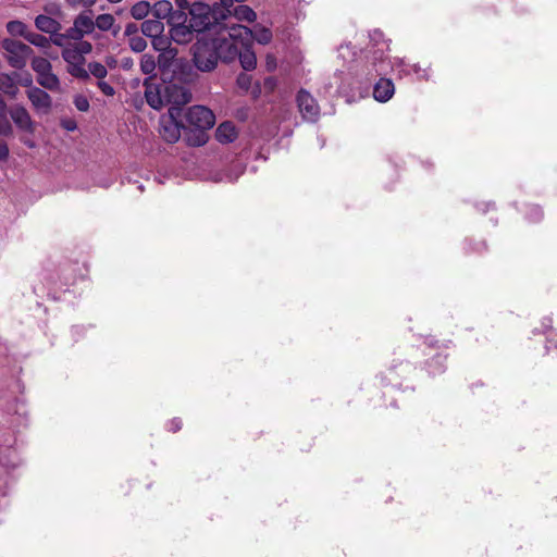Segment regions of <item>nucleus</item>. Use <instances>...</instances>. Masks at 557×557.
Returning a JSON list of instances; mask_svg holds the SVG:
<instances>
[{
	"mask_svg": "<svg viewBox=\"0 0 557 557\" xmlns=\"http://www.w3.org/2000/svg\"><path fill=\"white\" fill-rule=\"evenodd\" d=\"M236 0H220L219 3H215L213 5L214 10H216L218 17L221 18V21L226 20L228 16L232 15L234 2Z\"/></svg>",
	"mask_w": 557,
	"mask_h": 557,
	"instance_id": "32",
	"label": "nucleus"
},
{
	"mask_svg": "<svg viewBox=\"0 0 557 557\" xmlns=\"http://www.w3.org/2000/svg\"><path fill=\"white\" fill-rule=\"evenodd\" d=\"M30 65L36 75H40L52 70L51 63L42 57H34Z\"/></svg>",
	"mask_w": 557,
	"mask_h": 557,
	"instance_id": "35",
	"label": "nucleus"
},
{
	"mask_svg": "<svg viewBox=\"0 0 557 557\" xmlns=\"http://www.w3.org/2000/svg\"><path fill=\"white\" fill-rule=\"evenodd\" d=\"M189 23L196 33H203L212 26L220 25L221 18L218 17L216 10L205 2H194L189 8Z\"/></svg>",
	"mask_w": 557,
	"mask_h": 557,
	"instance_id": "4",
	"label": "nucleus"
},
{
	"mask_svg": "<svg viewBox=\"0 0 557 557\" xmlns=\"http://www.w3.org/2000/svg\"><path fill=\"white\" fill-rule=\"evenodd\" d=\"M16 76V72L12 74L0 73V90L12 99H14L18 94V87L14 82V77Z\"/></svg>",
	"mask_w": 557,
	"mask_h": 557,
	"instance_id": "21",
	"label": "nucleus"
},
{
	"mask_svg": "<svg viewBox=\"0 0 557 557\" xmlns=\"http://www.w3.org/2000/svg\"><path fill=\"white\" fill-rule=\"evenodd\" d=\"M232 36L240 37V39H253L260 45H268L272 41L273 34L272 30L265 26L257 24L253 28H249L244 25H237L231 27Z\"/></svg>",
	"mask_w": 557,
	"mask_h": 557,
	"instance_id": "7",
	"label": "nucleus"
},
{
	"mask_svg": "<svg viewBox=\"0 0 557 557\" xmlns=\"http://www.w3.org/2000/svg\"><path fill=\"white\" fill-rule=\"evenodd\" d=\"M389 50L388 45L383 42L381 47H376L369 51L367 61L362 67V74L366 75V79L371 82L377 76L386 74L391 69V62L388 60L387 51Z\"/></svg>",
	"mask_w": 557,
	"mask_h": 557,
	"instance_id": "3",
	"label": "nucleus"
},
{
	"mask_svg": "<svg viewBox=\"0 0 557 557\" xmlns=\"http://www.w3.org/2000/svg\"><path fill=\"white\" fill-rule=\"evenodd\" d=\"M69 73L78 78V79H82V81H87L89 79V73L88 71L83 66V63H75V64H72V65H69V69H67Z\"/></svg>",
	"mask_w": 557,
	"mask_h": 557,
	"instance_id": "37",
	"label": "nucleus"
},
{
	"mask_svg": "<svg viewBox=\"0 0 557 557\" xmlns=\"http://www.w3.org/2000/svg\"><path fill=\"white\" fill-rule=\"evenodd\" d=\"M74 47L77 49V51H79V54L82 57H84V54L90 53L92 50V45L89 41L82 40V39Z\"/></svg>",
	"mask_w": 557,
	"mask_h": 557,
	"instance_id": "42",
	"label": "nucleus"
},
{
	"mask_svg": "<svg viewBox=\"0 0 557 557\" xmlns=\"http://www.w3.org/2000/svg\"><path fill=\"white\" fill-rule=\"evenodd\" d=\"M532 211L534 212V215L536 216V219L540 220L543 218V211L540 207H537V206L532 207Z\"/></svg>",
	"mask_w": 557,
	"mask_h": 557,
	"instance_id": "57",
	"label": "nucleus"
},
{
	"mask_svg": "<svg viewBox=\"0 0 557 557\" xmlns=\"http://www.w3.org/2000/svg\"><path fill=\"white\" fill-rule=\"evenodd\" d=\"M182 128H185L183 115L175 120L169 116L168 120L162 121L160 135L166 143L174 144L181 138Z\"/></svg>",
	"mask_w": 557,
	"mask_h": 557,
	"instance_id": "12",
	"label": "nucleus"
},
{
	"mask_svg": "<svg viewBox=\"0 0 557 557\" xmlns=\"http://www.w3.org/2000/svg\"><path fill=\"white\" fill-rule=\"evenodd\" d=\"M115 18L112 14L103 13L96 17L95 27H98L102 32L110 30L114 27Z\"/></svg>",
	"mask_w": 557,
	"mask_h": 557,
	"instance_id": "33",
	"label": "nucleus"
},
{
	"mask_svg": "<svg viewBox=\"0 0 557 557\" xmlns=\"http://www.w3.org/2000/svg\"><path fill=\"white\" fill-rule=\"evenodd\" d=\"M97 85L106 96H113L115 94L113 86L102 79H99Z\"/></svg>",
	"mask_w": 557,
	"mask_h": 557,
	"instance_id": "44",
	"label": "nucleus"
},
{
	"mask_svg": "<svg viewBox=\"0 0 557 557\" xmlns=\"http://www.w3.org/2000/svg\"><path fill=\"white\" fill-rule=\"evenodd\" d=\"M163 86L156 82V76H148L144 81L145 98L147 103L154 110H160L164 107Z\"/></svg>",
	"mask_w": 557,
	"mask_h": 557,
	"instance_id": "10",
	"label": "nucleus"
},
{
	"mask_svg": "<svg viewBox=\"0 0 557 557\" xmlns=\"http://www.w3.org/2000/svg\"><path fill=\"white\" fill-rule=\"evenodd\" d=\"M175 3L176 5L182 9V10H185V9H189V3L187 0H175Z\"/></svg>",
	"mask_w": 557,
	"mask_h": 557,
	"instance_id": "56",
	"label": "nucleus"
},
{
	"mask_svg": "<svg viewBox=\"0 0 557 557\" xmlns=\"http://www.w3.org/2000/svg\"><path fill=\"white\" fill-rule=\"evenodd\" d=\"M232 15L238 21H246L249 23L255 22L257 14L256 12L248 5L239 4L235 7L232 11Z\"/></svg>",
	"mask_w": 557,
	"mask_h": 557,
	"instance_id": "28",
	"label": "nucleus"
},
{
	"mask_svg": "<svg viewBox=\"0 0 557 557\" xmlns=\"http://www.w3.org/2000/svg\"><path fill=\"white\" fill-rule=\"evenodd\" d=\"M87 71L98 79H103L108 75L107 67L99 62H90Z\"/></svg>",
	"mask_w": 557,
	"mask_h": 557,
	"instance_id": "38",
	"label": "nucleus"
},
{
	"mask_svg": "<svg viewBox=\"0 0 557 557\" xmlns=\"http://www.w3.org/2000/svg\"><path fill=\"white\" fill-rule=\"evenodd\" d=\"M297 107L302 117L315 122L320 116V107L312 95L306 89H300L296 97Z\"/></svg>",
	"mask_w": 557,
	"mask_h": 557,
	"instance_id": "9",
	"label": "nucleus"
},
{
	"mask_svg": "<svg viewBox=\"0 0 557 557\" xmlns=\"http://www.w3.org/2000/svg\"><path fill=\"white\" fill-rule=\"evenodd\" d=\"M9 114L14 124L23 132L33 134L35 132V124L28 111L21 104L13 106L9 110Z\"/></svg>",
	"mask_w": 557,
	"mask_h": 557,
	"instance_id": "13",
	"label": "nucleus"
},
{
	"mask_svg": "<svg viewBox=\"0 0 557 557\" xmlns=\"http://www.w3.org/2000/svg\"><path fill=\"white\" fill-rule=\"evenodd\" d=\"M400 366H403V362L398 361L396 363H393L391 367H388L386 369V371L381 372L377 375V379L380 380V384L382 386H389V385L400 386L401 385L400 380H401L403 375H400L399 373L396 372L397 368Z\"/></svg>",
	"mask_w": 557,
	"mask_h": 557,
	"instance_id": "18",
	"label": "nucleus"
},
{
	"mask_svg": "<svg viewBox=\"0 0 557 557\" xmlns=\"http://www.w3.org/2000/svg\"><path fill=\"white\" fill-rule=\"evenodd\" d=\"M108 1H109V2H111V3H119V2H121L122 0H108Z\"/></svg>",
	"mask_w": 557,
	"mask_h": 557,
	"instance_id": "61",
	"label": "nucleus"
},
{
	"mask_svg": "<svg viewBox=\"0 0 557 557\" xmlns=\"http://www.w3.org/2000/svg\"><path fill=\"white\" fill-rule=\"evenodd\" d=\"M61 126L69 132H73L77 128L76 122L72 119L62 120Z\"/></svg>",
	"mask_w": 557,
	"mask_h": 557,
	"instance_id": "49",
	"label": "nucleus"
},
{
	"mask_svg": "<svg viewBox=\"0 0 557 557\" xmlns=\"http://www.w3.org/2000/svg\"><path fill=\"white\" fill-rule=\"evenodd\" d=\"M1 47L5 51L8 64L16 70L24 69L34 53L28 45L13 38H3Z\"/></svg>",
	"mask_w": 557,
	"mask_h": 557,
	"instance_id": "5",
	"label": "nucleus"
},
{
	"mask_svg": "<svg viewBox=\"0 0 557 557\" xmlns=\"http://www.w3.org/2000/svg\"><path fill=\"white\" fill-rule=\"evenodd\" d=\"M164 106L171 104L169 115L171 119H180L183 115V107L191 100V92L186 84L164 81L163 86Z\"/></svg>",
	"mask_w": 557,
	"mask_h": 557,
	"instance_id": "2",
	"label": "nucleus"
},
{
	"mask_svg": "<svg viewBox=\"0 0 557 557\" xmlns=\"http://www.w3.org/2000/svg\"><path fill=\"white\" fill-rule=\"evenodd\" d=\"M20 84L24 87H33V78H32V75L29 73H27L24 77H22L20 79Z\"/></svg>",
	"mask_w": 557,
	"mask_h": 557,
	"instance_id": "52",
	"label": "nucleus"
},
{
	"mask_svg": "<svg viewBox=\"0 0 557 557\" xmlns=\"http://www.w3.org/2000/svg\"><path fill=\"white\" fill-rule=\"evenodd\" d=\"M25 144H26L28 147H30V148H33V147H34V143H32V141H25Z\"/></svg>",
	"mask_w": 557,
	"mask_h": 557,
	"instance_id": "59",
	"label": "nucleus"
},
{
	"mask_svg": "<svg viewBox=\"0 0 557 557\" xmlns=\"http://www.w3.org/2000/svg\"><path fill=\"white\" fill-rule=\"evenodd\" d=\"M9 147L7 143L2 139H0V161H7L9 158Z\"/></svg>",
	"mask_w": 557,
	"mask_h": 557,
	"instance_id": "48",
	"label": "nucleus"
},
{
	"mask_svg": "<svg viewBox=\"0 0 557 557\" xmlns=\"http://www.w3.org/2000/svg\"><path fill=\"white\" fill-rule=\"evenodd\" d=\"M166 44V39L161 36L159 37H156V38H152V46L156 50L158 51H163L164 49H166L164 47V45Z\"/></svg>",
	"mask_w": 557,
	"mask_h": 557,
	"instance_id": "47",
	"label": "nucleus"
},
{
	"mask_svg": "<svg viewBox=\"0 0 557 557\" xmlns=\"http://www.w3.org/2000/svg\"><path fill=\"white\" fill-rule=\"evenodd\" d=\"M52 37L50 39V42H52L53 45L58 46V47H63L66 42V36H65V33L64 34H59L55 33V34H51Z\"/></svg>",
	"mask_w": 557,
	"mask_h": 557,
	"instance_id": "45",
	"label": "nucleus"
},
{
	"mask_svg": "<svg viewBox=\"0 0 557 557\" xmlns=\"http://www.w3.org/2000/svg\"><path fill=\"white\" fill-rule=\"evenodd\" d=\"M74 104L81 112H87L89 110V101L85 96H76L74 99Z\"/></svg>",
	"mask_w": 557,
	"mask_h": 557,
	"instance_id": "41",
	"label": "nucleus"
},
{
	"mask_svg": "<svg viewBox=\"0 0 557 557\" xmlns=\"http://www.w3.org/2000/svg\"><path fill=\"white\" fill-rule=\"evenodd\" d=\"M26 94L35 109L44 110L45 112H48L51 109L52 99L50 95L44 89L32 87L27 90Z\"/></svg>",
	"mask_w": 557,
	"mask_h": 557,
	"instance_id": "15",
	"label": "nucleus"
},
{
	"mask_svg": "<svg viewBox=\"0 0 557 557\" xmlns=\"http://www.w3.org/2000/svg\"><path fill=\"white\" fill-rule=\"evenodd\" d=\"M7 32L13 37L20 36L26 39L29 29L24 22L14 20L7 23Z\"/></svg>",
	"mask_w": 557,
	"mask_h": 557,
	"instance_id": "29",
	"label": "nucleus"
},
{
	"mask_svg": "<svg viewBox=\"0 0 557 557\" xmlns=\"http://www.w3.org/2000/svg\"><path fill=\"white\" fill-rule=\"evenodd\" d=\"M81 33L85 35H89L95 30V21L92 17L86 13L78 14L73 23Z\"/></svg>",
	"mask_w": 557,
	"mask_h": 557,
	"instance_id": "26",
	"label": "nucleus"
},
{
	"mask_svg": "<svg viewBox=\"0 0 557 557\" xmlns=\"http://www.w3.org/2000/svg\"><path fill=\"white\" fill-rule=\"evenodd\" d=\"M35 26L47 34H55L61 29V24L57 20L44 14L36 16Z\"/></svg>",
	"mask_w": 557,
	"mask_h": 557,
	"instance_id": "22",
	"label": "nucleus"
},
{
	"mask_svg": "<svg viewBox=\"0 0 557 557\" xmlns=\"http://www.w3.org/2000/svg\"><path fill=\"white\" fill-rule=\"evenodd\" d=\"M429 346H434L433 342L431 339H426L425 342Z\"/></svg>",
	"mask_w": 557,
	"mask_h": 557,
	"instance_id": "60",
	"label": "nucleus"
},
{
	"mask_svg": "<svg viewBox=\"0 0 557 557\" xmlns=\"http://www.w3.org/2000/svg\"><path fill=\"white\" fill-rule=\"evenodd\" d=\"M215 138L221 144L233 143L237 138V131L232 122L221 123L215 131Z\"/></svg>",
	"mask_w": 557,
	"mask_h": 557,
	"instance_id": "20",
	"label": "nucleus"
},
{
	"mask_svg": "<svg viewBox=\"0 0 557 557\" xmlns=\"http://www.w3.org/2000/svg\"><path fill=\"white\" fill-rule=\"evenodd\" d=\"M543 329H544V331L553 329V319L550 317L544 318Z\"/></svg>",
	"mask_w": 557,
	"mask_h": 557,
	"instance_id": "55",
	"label": "nucleus"
},
{
	"mask_svg": "<svg viewBox=\"0 0 557 557\" xmlns=\"http://www.w3.org/2000/svg\"><path fill=\"white\" fill-rule=\"evenodd\" d=\"M62 58L69 64L84 63L85 59L79 54L75 47L64 48L62 50Z\"/></svg>",
	"mask_w": 557,
	"mask_h": 557,
	"instance_id": "34",
	"label": "nucleus"
},
{
	"mask_svg": "<svg viewBox=\"0 0 557 557\" xmlns=\"http://www.w3.org/2000/svg\"><path fill=\"white\" fill-rule=\"evenodd\" d=\"M183 119L185 124L189 127H197L201 129H210L215 123L213 112L203 106L190 107L184 114Z\"/></svg>",
	"mask_w": 557,
	"mask_h": 557,
	"instance_id": "6",
	"label": "nucleus"
},
{
	"mask_svg": "<svg viewBox=\"0 0 557 557\" xmlns=\"http://www.w3.org/2000/svg\"><path fill=\"white\" fill-rule=\"evenodd\" d=\"M119 32H120V26H116L115 28H113V32H112L113 36H116L119 34Z\"/></svg>",
	"mask_w": 557,
	"mask_h": 557,
	"instance_id": "58",
	"label": "nucleus"
},
{
	"mask_svg": "<svg viewBox=\"0 0 557 557\" xmlns=\"http://www.w3.org/2000/svg\"><path fill=\"white\" fill-rule=\"evenodd\" d=\"M194 33L196 30L190 27V23L186 24H177L171 28V38L177 44H187L193 40Z\"/></svg>",
	"mask_w": 557,
	"mask_h": 557,
	"instance_id": "19",
	"label": "nucleus"
},
{
	"mask_svg": "<svg viewBox=\"0 0 557 557\" xmlns=\"http://www.w3.org/2000/svg\"><path fill=\"white\" fill-rule=\"evenodd\" d=\"M13 127L7 117V111L0 114V135L4 137L12 136Z\"/></svg>",
	"mask_w": 557,
	"mask_h": 557,
	"instance_id": "40",
	"label": "nucleus"
},
{
	"mask_svg": "<svg viewBox=\"0 0 557 557\" xmlns=\"http://www.w3.org/2000/svg\"><path fill=\"white\" fill-rule=\"evenodd\" d=\"M150 12L151 4L145 0L136 2L129 11L131 16L135 20H144Z\"/></svg>",
	"mask_w": 557,
	"mask_h": 557,
	"instance_id": "30",
	"label": "nucleus"
},
{
	"mask_svg": "<svg viewBox=\"0 0 557 557\" xmlns=\"http://www.w3.org/2000/svg\"><path fill=\"white\" fill-rule=\"evenodd\" d=\"M184 129L186 131L185 135H184V139L188 146L200 147V146H203L209 139V136H208L206 129H201V128H197V127H189L186 124H185Z\"/></svg>",
	"mask_w": 557,
	"mask_h": 557,
	"instance_id": "17",
	"label": "nucleus"
},
{
	"mask_svg": "<svg viewBox=\"0 0 557 557\" xmlns=\"http://www.w3.org/2000/svg\"><path fill=\"white\" fill-rule=\"evenodd\" d=\"M140 29L146 37L156 38L164 32V24L158 18L146 20L143 22Z\"/></svg>",
	"mask_w": 557,
	"mask_h": 557,
	"instance_id": "24",
	"label": "nucleus"
},
{
	"mask_svg": "<svg viewBox=\"0 0 557 557\" xmlns=\"http://www.w3.org/2000/svg\"><path fill=\"white\" fill-rule=\"evenodd\" d=\"M193 62L200 72H212L219 62L230 64L235 58V38L202 34L191 46Z\"/></svg>",
	"mask_w": 557,
	"mask_h": 557,
	"instance_id": "1",
	"label": "nucleus"
},
{
	"mask_svg": "<svg viewBox=\"0 0 557 557\" xmlns=\"http://www.w3.org/2000/svg\"><path fill=\"white\" fill-rule=\"evenodd\" d=\"M172 11L173 5L168 0H159L153 5H151L152 15L160 21L169 17Z\"/></svg>",
	"mask_w": 557,
	"mask_h": 557,
	"instance_id": "27",
	"label": "nucleus"
},
{
	"mask_svg": "<svg viewBox=\"0 0 557 557\" xmlns=\"http://www.w3.org/2000/svg\"><path fill=\"white\" fill-rule=\"evenodd\" d=\"M36 79L41 87L48 90L55 91L60 88V79L54 73H52V70L37 75Z\"/></svg>",
	"mask_w": 557,
	"mask_h": 557,
	"instance_id": "25",
	"label": "nucleus"
},
{
	"mask_svg": "<svg viewBox=\"0 0 557 557\" xmlns=\"http://www.w3.org/2000/svg\"><path fill=\"white\" fill-rule=\"evenodd\" d=\"M177 49L172 47H166L163 51L160 52L157 59L158 69L161 73L163 81H166L170 72L174 67L175 63L180 58H177Z\"/></svg>",
	"mask_w": 557,
	"mask_h": 557,
	"instance_id": "14",
	"label": "nucleus"
},
{
	"mask_svg": "<svg viewBox=\"0 0 557 557\" xmlns=\"http://www.w3.org/2000/svg\"><path fill=\"white\" fill-rule=\"evenodd\" d=\"M195 76L196 74L189 61L184 58H180L170 72L168 79L187 85L194 82Z\"/></svg>",
	"mask_w": 557,
	"mask_h": 557,
	"instance_id": "11",
	"label": "nucleus"
},
{
	"mask_svg": "<svg viewBox=\"0 0 557 557\" xmlns=\"http://www.w3.org/2000/svg\"><path fill=\"white\" fill-rule=\"evenodd\" d=\"M134 65V61L132 58H123L121 61V66L123 70H131Z\"/></svg>",
	"mask_w": 557,
	"mask_h": 557,
	"instance_id": "53",
	"label": "nucleus"
},
{
	"mask_svg": "<svg viewBox=\"0 0 557 557\" xmlns=\"http://www.w3.org/2000/svg\"><path fill=\"white\" fill-rule=\"evenodd\" d=\"M158 67L157 59L150 53H144L140 58V71L149 76H156L154 71Z\"/></svg>",
	"mask_w": 557,
	"mask_h": 557,
	"instance_id": "31",
	"label": "nucleus"
},
{
	"mask_svg": "<svg viewBox=\"0 0 557 557\" xmlns=\"http://www.w3.org/2000/svg\"><path fill=\"white\" fill-rule=\"evenodd\" d=\"M236 84L244 91L251 89L253 98H258L261 95V84L256 82L252 86V76L247 73H240L236 78Z\"/></svg>",
	"mask_w": 557,
	"mask_h": 557,
	"instance_id": "23",
	"label": "nucleus"
},
{
	"mask_svg": "<svg viewBox=\"0 0 557 557\" xmlns=\"http://www.w3.org/2000/svg\"><path fill=\"white\" fill-rule=\"evenodd\" d=\"M25 40L39 48L45 49L50 47V39L35 32L29 30Z\"/></svg>",
	"mask_w": 557,
	"mask_h": 557,
	"instance_id": "36",
	"label": "nucleus"
},
{
	"mask_svg": "<svg viewBox=\"0 0 557 557\" xmlns=\"http://www.w3.org/2000/svg\"><path fill=\"white\" fill-rule=\"evenodd\" d=\"M66 39H73V40H81L84 35L81 33V30L73 24L72 27H70L65 32Z\"/></svg>",
	"mask_w": 557,
	"mask_h": 557,
	"instance_id": "43",
	"label": "nucleus"
},
{
	"mask_svg": "<svg viewBox=\"0 0 557 557\" xmlns=\"http://www.w3.org/2000/svg\"><path fill=\"white\" fill-rule=\"evenodd\" d=\"M552 347L557 349V334L553 333L547 337V349H550Z\"/></svg>",
	"mask_w": 557,
	"mask_h": 557,
	"instance_id": "54",
	"label": "nucleus"
},
{
	"mask_svg": "<svg viewBox=\"0 0 557 557\" xmlns=\"http://www.w3.org/2000/svg\"><path fill=\"white\" fill-rule=\"evenodd\" d=\"M137 33H138V26L135 23L126 24L125 30H124L125 36L131 38V37L137 35Z\"/></svg>",
	"mask_w": 557,
	"mask_h": 557,
	"instance_id": "50",
	"label": "nucleus"
},
{
	"mask_svg": "<svg viewBox=\"0 0 557 557\" xmlns=\"http://www.w3.org/2000/svg\"><path fill=\"white\" fill-rule=\"evenodd\" d=\"M129 48L134 52H143L147 48V41L144 37L135 35L128 40Z\"/></svg>",
	"mask_w": 557,
	"mask_h": 557,
	"instance_id": "39",
	"label": "nucleus"
},
{
	"mask_svg": "<svg viewBox=\"0 0 557 557\" xmlns=\"http://www.w3.org/2000/svg\"><path fill=\"white\" fill-rule=\"evenodd\" d=\"M263 87L269 91L272 92L276 87V79L274 77H267L263 81Z\"/></svg>",
	"mask_w": 557,
	"mask_h": 557,
	"instance_id": "51",
	"label": "nucleus"
},
{
	"mask_svg": "<svg viewBox=\"0 0 557 557\" xmlns=\"http://www.w3.org/2000/svg\"><path fill=\"white\" fill-rule=\"evenodd\" d=\"M395 92V86L392 79L381 77L373 87V97L379 102L388 101Z\"/></svg>",
	"mask_w": 557,
	"mask_h": 557,
	"instance_id": "16",
	"label": "nucleus"
},
{
	"mask_svg": "<svg viewBox=\"0 0 557 557\" xmlns=\"http://www.w3.org/2000/svg\"><path fill=\"white\" fill-rule=\"evenodd\" d=\"M182 426H183V421L181 418H173L168 423V430L171 432H174V433L180 431L182 429Z\"/></svg>",
	"mask_w": 557,
	"mask_h": 557,
	"instance_id": "46",
	"label": "nucleus"
},
{
	"mask_svg": "<svg viewBox=\"0 0 557 557\" xmlns=\"http://www.w3.org/2000/svg\"><path fill=\"white\" fill-rule=\"evenodd\" d=\"M245 71H252L257 65V57L252 49L251 40L246 42L240 37H235V58Z\"/></svg>",
	"mask_w": 557,
	"mask_h": 557,
	"instance_id": "8",
	"label": "nucleus"
}]
</instances>
